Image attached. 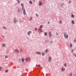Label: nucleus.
Returning <instances> with one entry per match:
<instances>
[{"mask_svg":"<svg viewBox=\"0 0 76 76\" xmlns=\"http://www.w3.org/2000/svg\"><path fill=\"white\" fill-rule=\"evenodd\" d=\"M51 32H49V38H51Z\"/></svg>","mask_w":76,"mask_h":76,"instance_id":"nucleus-6","label":"nucleus"},{"mask_svg":"<svg viewBox=\"0 0 76 76\" xmlns=\"http://www.w3.org/2000/svg\"><path fill=\"white\" fill-rule=\"evenodd\" d=\"M29 3L30 4H32V2L31 0L29 1Z\"/></svg>","mask_w":76,"mask_h":76,"instance_id":"nucleus-19","label":"nucleus"},{"mask_svg":"<svg viewBox=\"0 0 76 76\" xmlns=\"http://www.w3.org/2000/svg\"><path fill=\"white\" fill-rule=\"evenodd\" d=\"M65 71V68H64L62 67L61 68V71L62 72H64Z\"/></svg>","mask_w":76,"mask_h":76,"instance_id":"nucleus-7","label":"nucleus"},{"mask_svg":"<svg viewBox=\"0 0 76 76\" xmlns=\"http://www.w3.org/2000/svg\"><path fill=\"white\" fill-rule=\"evenodd\" d=\"M64 37L65 38H68L69 37V35L66 34V33H64Z\"/></svg>","mask_w":76,"mask_h":76,"instance_id":"nucleus-1","label":"nucleus"},{"mask_svg":"<svg viewBox=\"0 0 76 76\" xmlns=\"http://www.w3.org/2000/svg\"><path fill=\"white\" fill-rule=\"evenodd\" d=\"M45 51L46 52V53H48V50L46 49L45 50Z\"/></svg>","mask_w":76,"mask_h":76,"instance_id":"nucleus-26","label":"nucleus"},{"mask_svg":"<svg viewBox=\"0 0 76 76\" xmlns=\"http://www.w3.org/2000/svg\"><path fill=\"white\" fill-rule=\"evenodd\" d=\"M22 10H23V9L24 8V7H22Z\"/></svg>","mask_w":76,"mask_h":76,"instance_id":"nucleus-37","label":"nucleus"},{"mask_svg":"<svg viewBox=\"0 0 76 76\" xmlns=\"http://www.w3.org/2000/svg\"><path fill=\"white\" fill-rule=\"evenodd\" d=\"M75 76H76V74L75 75Z\"/></svg>","mask_w":76,"mask_h":76,"instance_id":"nucleus-46","label":"nucleus"},{"mask_svg":"<svg viewBox=\"0 0 76 76\" xmlns=\"http://www.w3.org/2000/svg\"><path fill=\"white\" fill-rule=\"evenodd\" d=\"M50 43H53V41H50Z\"/></svg>","mask_w":76,"mask_h":76,"instance_id":"nucleus-38","label":"nucleus"},{"mask_svg":"<svg viewBox=\"0 0 76 76\" xmlns=\"http://www.w3.org/2000/svg\"><path fill=\"white\" fill-rule=\"evenodd\" d=\"M48 23H50V22H48Z\"/></svg>","mask_w":76,"mask_h":76,"instance_id":"nucleus-43","label":"nucleus"},{"mask_svg":"<svg viewBox=\"0 0 76 76\" xmlns=\"http://www.w3.org/2000/svg\"><path fill=\"white\" fill-rule=\"evenodd\" d=\"M71 17L72 18H75V15L73 14H72L71 15Z\"/></svg>","mask_w":76,"mask_h":76,"instance_id":"nucleus-12","label":"nucleus"},{"mask_svg":"<svg viewBox=\"0 0 76 76\" xmlns=\"http://www.w3.org/2000/svg\"><path fill=\"white\" fill-rule=\"evenodd\" d=\"M23 13L24 15H26V11H25V10L24 9L23 10Z\"/></svg>","mask_w":76,"mask_h":76,"instance_id":"nucleus-8","label":"nucleus"},{"mask_svg":"<svg viewBox=\"0 0 76 76\" xmlns=\"http://www.w3.org/2000/svg\"><path fill=\"white\" fill-rule=\"evenodd\" d=\"M73 76V73H72V72H71L69 74V76Z\"/></svg>","mask_w":76,"mask_h":76,"instance_id":"nucleus-15","label":"nucleus"},{"mask_svg":"<svg viewBox=\"0 0 76 76\" xmlns=\"http://www.w3.org/2000/svg\"><path fill=\"white\" fill-rule=\"evenodd\" d=\"M74 50H72V52H73V51Z\"/></svg>","mask_w":76,"mask_h":76,"instance_id":"nucleus-40","label":"nucleus"},{"mask_svg":"<svg viewBox=\"0 0 76 76\" xmlns=\"http://www.w3.org/2000/svg\"><path fill=\"white\" fill-rule=\"evenodd\" d=\"M20 60L19 61H20Z\"/></svg>","mask_w":76,"mask_h":76,"instance_id":"nucleus-45","label":"nucleus"},{"mask_svg":"<svg viewBox=\"0 0 76 76\" xmlns=\"http://www.w3.org/2000/svg\"><path fill=\"white\" fill-rule=\"evenodd\" d=\"M18 4H19L20 3V1L19 0H18L17 1Z\"/></svg>","mask_w":76,"mask_h":76,"instance_id":"nucleus-23","label":"nucleus"},{"mask_svg":"<svg viewBox=\"0 0 76 76\" xmlns=\"http://www.w3.org/2000/svg\"><path fill=\"white\" fill-rule=\"evenodd\" d=\"M17 22H18V20L16 19L15 17L14 20V23H16Z\"/></svg>","mask_w":76,"mask_h":76,"instance_id":"nucleus-2","label":"nucleus"},{"mask_svg":"<svg viewBox=\"0 0 76 76\" xmlns=\"http://www.w3.org/2000/svg\"><path fill=\"white\" fill-rule=\"evenodd\" d=\"M38 67H40V65H38Z\"/></svg>","mask_w":76,"mask_h":76,"instance_id":"nucleus-39","label":"nucleus"},{"mask_svg":"<svg viewBox=\"0 0 76 76\" xmlns=\"http://www.w3.org/2000/svg\"><path fill=\"white\" fill-rule=\"evenodd\" d=\"M2 47H6V44H3L2 45Z\"/></svg>","mask_w":76,"mask_h":76,"instance_id":"nucleus-9","label":"nucleus"},{"mask_svg":"<svg viewBox=\"0 0 76 76\" xmlns=\"http://www.w3.org/2000/svg\"><path fill=\"white\" fill-rule=\"evenodd\" d=\"M64 66H65V67H66L67 66V64L66 63H64Z\"/></svg>","mask_w":76,"mask_h":76,"instance_id":"nucleus-20","label":"nucleus"},{"mask_svg":"<svg viewBox=\"0 0 76 76\" xmlns=\"http://www.w3.org/2000/svg\"><path fill=\"white\" fill-rule=\"evenodd\" d=\"M72 23L73 24H75V21L73 20H72Z\"/></svg>","mask_w":76,"mask_h":76,"instance_id":"nucleus-17","label":"nucleus"},{"mask_svg":"<svg viewBox=\"0 0 76 76\" xmlns=\"http://www.w3.org/2000/svg\"><path fill=\"white\" fill-rule=\"evenodd\" d=\"M42 28V25L40 26V29H41Z\"/></svg>","mask_w":76,"mask_h":76,"instance_id":"nucleus-32","label":"nucleus"},{"mask_svg":"<svg viewBox=\"0 0 76 76\" xmlns=\"http://www.w3.org/2000/svg\"><path fill=\"white\" fill-rule=\"evenodd\" d=\"M32 34V31H29L28 32V35L29 36H30V34Z\"/></svg>","mask_w":76,"mask_h":76,"instance_id":"nucleus-5","label":"nucleus"},{"mask_svg":"<svg viewBox=\"0 0 76 76\" xmlns=\"http://www.w3.org/2000/svg\"><path fill=\"white\" fill-rule=\"evenodd\" d=\"M36 16L37 17H38V14H36Z\"/></svg>","mask_w":76,"mask_h":76,"instance_id":"nucleus-30","label":"nucleus"},{"mask_svg":"<svg viewBox=\"0 0 76 76\" xmlns=\"http://www.w3.org/2000/svg\"><path fill=\"white\" fill-rule=\"evenodd\" d=\"M2 66H0V70H1V69H2Z\"/></svg>","mask_w":76,"mask_h":76,"instance_id":"nucleus-34","label":"nucleus"},{"mask_svg":"<svg viewBox=\"0 0 76 76\" xmlns=\"http://www.w3.org/2000/svg\"><path fill=\"white\" fill-rule=\"evenodd\" d=\"M70 47H73V44H70L69 45Z\"/></svg>","mask_w":76,"mask_h":76,"instance_id":"nucleus-16","label":"nucleus"},{"mask_svg":"<svg viewBox=\"0 0 76 76\" xmlns=\"http://www.w3.org/2000/svg\"><path fill=\"white\" fill-rule=\"evenodd\" d=\"M35 31H37V28H35Z\"/></svg>","mask_w":76,"mask_h":76,"instance_id":"nucleus-36","label":"nucleus"},{"mask_svg":"<svg viewBox=\"0 0 76 76\" xmlns=\"http://www.w3.org/2000/svg\"><path fill=\"white\" fill-rule=\"evenodd\" d=\"M5 58H8V56H5Z\"/></svg>","mask_w":76,"mask_h":76,"instance_id":"nucleus-27","label":"nucleus"},{"mask_svg":"<svg viewBox=\"0 0 76 76\" xmlns=\"http://www.w3.org/2000/svg\"><path fill=\"white\" fill-rule=\"evenodd\" d=\"M2 37H3V38H4V36H2Z\"/></svg>","mask_w":76,"mask_h":76,"instance_id":"nucleus-42","label":"nucleus"},{"mask_svg":"<svg viewBox=\"0 0 76 76\" xmlns=\"http://www.w3.org/2000/svg\"><path fill=\"white\" fill-rule=\"evenodd\" d=\"M22 61L23 62V61H24V59H23V58H22Z\"/></svg>","mask_w":76,"mask_h":76,"instance_id":"nucleus-24","label":"nucleus"},{"mask_svg":"<svg viewBox=\"0 0 76 76\" xmlns=\"http://www.w3.org/2000/svg\"><path fill=\"white\" fill-rule=\"evenodd\" d=\"M62 23V21H59V23Z\"/></svg>","mask_w":76,"mask_h":76,"instance_id":"nucleus-35","label":"nucleus"},{"mask_svg":"<svg viewBox=\"0 0 76 76\" xmlns=\"http://www.w3.org/2000/svg\"><path fill=\"white\" fill-rule=\"evenodd\" d=\"M36 54H41V53L39 52H37L36 53Z\"/></svg>","mask_w":76,"mask_h":76,"instance_id":"nucleus-14","label":"nucleus"},{"mask_svg":"<svg viewBox=\"0 0 76 76\" xmlns=\"http://www.w3.org/2000/svg\"><path fill=\"white\" fill-rule=\"evenodd\" d=\"M42 4V2H39V6H41Z\"/></svg>","mask_w":76,"mask_h":76,"instance_id":"nucleus-11","label":"nucleus"},{"mask_svg":"<svg viewBox=\"0 0 76 76\" xmlns=\"http://www.w3.org/2000/svg\"><path fill=\"white\" fill-rule=\"evenodd\" d=\"M3 29H6V27L5 26H4L3 27Z\"/></svg>","mask_w":76,"mask_h":76,"instance_id":"nucleus-25","label":"nucleus"},{"mask_svg":"<svg viewBox=\"0 0 76 76\" xmlns=\"http://www.w3.org/2000/svg\"><path fill=\"white\" fill-rule=\"evenodd\" d=\"M5 72L6 73H7L8 72V70H7V69L5 71Z\"/></svg>","mask_w":76,"mask_h":76,"instance_id":"nucleus-29","label":"nucleus"},{"mask_svg":"<svg viewBox=\"0 0 76 76\" xmlns=\"http://www.w3.org/2000/svg\"><path fill=\"white\" fill-rule=\"evenodd\" d=\"M73 55L76 57V54H75L73 53Z\"/></svg>","mask_w":76,"mask_h":76,"instance_id":"nucleus-33","label":"nucleus"},{"mask_svg":"<svg viewBox=\"0 0 76 76\" xmlns=\"http://www.w3.org/2000/svg\"><path fill=\"white\" fill-rule=\"evenodd\" d=\"M48 61H51V57H49Z\"/></svg>","mask_w":76,"mask_h":76,"instance_id":"nucleus-10","label":"nucleus"},{"mask_svg":"<svg viewBox=\"0 0 76 76\" xmlns=\"http://www.w3.org/2000/svg\"><path fill=\"white\" fill-rule=\"evenodd\" d=\"M44 34L45 36H46L47 35V32H45L44 33Z\"/></svg>","mask_w":76,"mask_h":76,"instance_id":"nucleus-21","label":"nucleus"},{"mask_svg":"<svg viewBox=\"0 0 76 76\" xmlns=\"http://www.w3.org/2000/svg\"><path fill=\"white\" fill-rule=\"evenodd\" d=\"M25 60L26 61H29V60H31V59L29 57H27L25 59Z\"/></svg>","mask_w":76,"mask_h":76,"instance_id":"nucleus-4","label":"nucleus"},{"mask_svg":"<svg viewBox=\"0 0 76 76\" xmlns=\"http://www.w3.org/2000/svg\"><path fill=\"white\" fill-rule=\"evenodd\" d=\"M21 6H22V7H24V6H23V4H21Z\"/></svg>","mask_w":76,"mask_h":76,"instance_id":"nucleus-28","label":"nucleus"},{"mask_svg":"<svg viewBox=\"0 0 76 76\" xmlns=\"http://www.w3.org/2000/svg\"><path fill=\"white\" fill-rule=\"evenodd\" d=\"M18 12L19 13H20L21 12V10L20 9H19L18 10Z\"/></svg>","mask_w":76,"mask_h":76,"instance_id":"nucleus-18","label":"nucleus"},{"mask_svg":"<svg viewBox=\"0 0 76 76\" xmlns=\"http://www.w3.org/2000/svg\"><path fill=\"white\" fill-rule=\"evenodd\" d=\"M14 51L17 53H19V50L18 49H15Z\"/></svg>","mask_w":76,"mask_h":76,"instance_id":"nucleus-3","label":"nucleus"},{"mask_svg":"<svg viewBox=\"0 0 76 76\" xmlns=\"http://www.w3.org/2000/svg\"><path fill=\"white\" fill-rule=\"evenodd\" d=\"M30 20H31L32 19V17H31L30 18Z\"/></svg>","mask_w":76,"mask_h":76,"instance_id":"nucleus-31","label":"nucleus"},{"mask_svg":"<svg viewBox=\"0 0 76 76\" xmlns=\"http://www.w3.org/2000/svg\"><path fill=\"white\" fill-rule=\"evenodd\" d=\"M38 29L40 32H42V29H41L38 28Z\"/></svg>","mask_w":76,"mask_h":76,"instance_id":"nucleus-13","label":"nucleus"},{"mask_svg":"<svg viewBox=\"0 0 76 76\" xmlns=\"http://www.w3.org/2000/svg\"><path fill=\"white\" fill-rule=\"evenodd\" d=\"M45 54V53L44 52L42 53V56H44V55Z\"/></svg>","mask_w":76,"mask_h":76,"instance_id":"nucleus-22","label":"nucleus"},{"mask_svg":"<svg viewBox=\"0 0 76 76\" xmlns=\"http://www.w3.org/2000/svg\"><path fill=\"white\" fill-rule=\"evenodd\" d=\"M56 35H58V33H56Z\"/></svg>","mask_w":76,"mask_h":76,"instance_id":"nucleus-41","label":"nucleus"},{"mask_svg":"<svg viewBox=\"0 0 76 76\" xmlns=\"http://www.w3.org/2000/svg\"><path fill=\"white\" fill-rule=\"evenodd\" d=\"M69 3H70V1H69Z\"/></svg>","mask_w":76,"mask_h":76,"instance_id":"nucleus-44","label":"nucleus"}]
</instances>
